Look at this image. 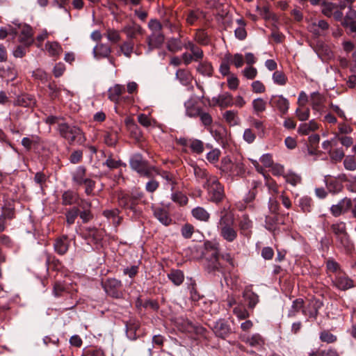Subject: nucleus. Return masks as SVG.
<instances>
[{"label": "nucleus", "mask_w": 356, "mask_h": 356, "mask_svg": "<svg viewBox=\"0 0 356 356\" xmlns=\"http://www.w3.org/2000/svg\"><path fill=\"white\" fill-rule=\"evenodd\" d=\"M336 240L340 247L344 248L347 251H350L353 248V243L350 240V237L348 232L336 237Z\"/></svg>", "instance_id": "30"}, {"label": "nucleus", "mask_w": 356, "mask_h": 356, "mask_svg": "<svg viewBox=\"0 0 356 356\" xmlns=\"http://www.w3.org/2000/svg\"><path fill=\"white\" fill-rule=\"evenodd\" d=\"M213 101L220 107H227L233 104L232 96L228 92L219 95L217 98L213 99Z\"/></svg>", "instance_id": "35"}, {"label": "nucleus", "mask_w": 356, "mask_h": 356, "mask_svg": "<svg viewBox=\"0 0 356 356\" xmlns=\"http://www.w3.org/2000/svg\"><path fill=\"white\" fill-rule=\"evenodd\" d=\"M190 165L193 169V173L196 177V179L199 181H202L203 184L205 182H207V181L211 177H214L215 176H211L208 174L207 170L204 168H202L200 164L197 163H193L192 161H190L189 162Z\"/></svg>", "instance_id": "18"}, {"label": "nucleus", "mask_w": 356, "mask_h": 356, "mask_svg": "<svg viewBox=\"0 0 356 356\" xmlns=\"http://www.w3.org/2000/svg\"><path fill=\"white\" fill-rule=\"evenodd\" d=\"M80 234L88 244H97L102 239L101 233L94 227H86L81 231Z\"/></svg>", "instance_id": "12"}, {"label": "nucleus", "mask_w": 356, "mask_h": 356, "mask_svg": "<svg viewBox=\"0 0 356 356\" xmlns=\"http://www.w3.org/2000/svg\"><path fill=\"white\" fill-rule=\"evenodd\" d=\"M10 31L14 35L19 34V41L29 46L33 42V30L31 27L27 24H13V28H10Z\"/></svg>", "instance_id": "7"}, {"label": "nucleus", "mask_w": 356, "mask_h": 356, "mask_svg": "<svg viewBox=\"0 0 356 356\" xmlns=\"http://www.w3.org/2000/svg\"><path fill=\"white\" fill-rule=\"evenodd\" d=\"M204 267L207 271L209 273L215 274L216 272L221 271L222 267L218 261V252H216L211 253V257L209 259H207Z\"/></svg>", "instance_id": "16"}, {"label": "nucleus", "mask_w": 356, "mask_h": 356, "mask_svg": "<svg viewBox=\"0 0 356 356\" xmlns=\"http://www.w3.org/2000/svg\"><path fill=\"white\" fill-rule=\"evenodd\" d=\"M203 187L207 189L211 202L218 203L225 197L224 188L216 177H211L207 182L203 184Z\"/></svg>", "instance_id": "4"}, {"label": "nucleus", "mask_w": 356, "mask_h": 356, "mask_svg": "<svg viewBox=\"0 0 356 356\" xmlns=\"http://www.w3.org/2000/svg\"><path fill=\"white\" fill-rule=\"evenodd\" d=\"M314 31L316 34L321 35L323 31L327 30L329 27L327 22L324 20L318 21V24L314 23L312 24Z\"/></svg>", "instance_id": "62"}, {"label": "nucleus", "mask_w": 356, "mask_h": 356, "mask_svg": "<svg viewBox=\"0 0 356 356\" xmlns=\"http://www.w3.org/2000/svg\"><path fill=\"white\" fill-rule=\"evenodd\" d=\"M211 327L216 337L225 339L232 332V329L228 322L225 319H219L211 325Z\"/></svg>", "instance_id": "10"}, {"label": "nucleus", "mask_w": 356, "mask_h": 356, "mask_svg": "<svg viewBox=\"0 0 356 356\" xmlns=\"http://www.w3.org/2000/svg\"><path fill=\"white\" fill-rule=\"evenodd\" d=\"M309 306L312 308L308 312L304 309V300L302 298H297L292 302L291 307L289 309L287 316L293 318L302 311L305 315H308L309 318L316 319L318 315L319 309L323 306L321 300L318 299H312Z\"/></svg>", "instance_id": "2"}, {"label": "nucleus", "mask_w": 356, "mask_h": 356, "mask_svg": "<svg viewBox=\"0 0 356 356\" xmlns=\"http://www.w3.org/2000/svg\"><path fill=\"white\" fill-rule=\"evenodd\" d=\"M286 181L295 186L301 182V177L294 172H289L284 175Z\"/></svg>", "instance_id": "51"}, {"label": "nucleus", "mask_w": 356, "mask_h": 356, "mask_svg": "<svg viewBox=\"0 0 356 356\" xmlns=\"http://www.w3.org/2000/svg\"><path fill=\"white\" fill-rule=\"evenodd\" d=\"M168 277L175 286H179L184 280V274L181 270L172 269L168 274Z\"/></svg>", "instance_id": "28"}, {"label": "nucleus", "mask_w": 356, "mask_h": 356, "mask_svg": "<svg viewBox=\"0 0 356 356\" xmlns=\"http://www.w3.org/2000/svg\"><path fill=\"white\" fill-rule=\"evenodd\" d=\"M81 356H105V354L100 348L90 347L83 349Z\"/></svg>", "instance_id": "55"}, {"label": "nucleus", "mask_w": 356, "mask_h": 356, "mask_svg": "<svg viewBox=\"0 0 356 356\" xmlns=\"http://www.w3.org/2000/svg\"><path fill=\"white\" fill-rule=\"evenodd\" d=\"M124 91V87L123 86L116 84L108 90V97L111 101L117 103Z\"/></svg>", "instance_id": "32"}, {"label": "nucleus", "mask_w": 356, "mask_h": 356, "mask_svg": "<svg viewBox=\"0 0 356 356\" xmlns=\"http://www.w3.org/2000/svg\"><path fill=\"white\" fill-rule=\"evenodd\" d=\"M330 229L335 237H337L347 232L346 224L343 221H337L331 225Z\"/></svg>", "instance_id": "36"}, {"label": "nucleus", "mask_w": 356, "mask_h": 356, "mask_svg": "<svg viewBox=\"0 0 356 356\" xmlns=\"http://www.w3.org/2000/svg\"><path fill=\"white\" fill-rule=\"evenodd\" d=\"M197 71L204 75L210 76L213 72V67L209 63H201L197 67Z\"/></svg>", "instance_id": "59"}, {"label": "nucleus", "mask_w": 356, "mask_h": 356, "mask_svg": "<svg viewBox=\"0 0 356 356\" xmlns=\"http://www.w3.org/2000/svg\"><path fill=\"white\" fill-rule=\"evenodd\" d=\"M299 206L304 212H310L312 209L313 201L311 197H302L299 200Z\"/></svg>", "instance_id": "47"}, {"label": "nucleus", "mask_w": 356, "mask_h": 356, "mask_svg": "<svg viewBox=\"0 0 356 356\" xmlns=\"http://www.w3.org/2000/svg\"><path fill=\"white\" fill-rule=\"evenodd\" d=\"M223 117L230 126H236L239 124L240 120L236 111H227L224 113Z\"/></svg>", "instance_id": "39"}, {"label": "nucleus", "mask_w": 356, "mask_h": 356, "mask_svg": "<svg viewBox=\"0 0 356 356\" xmlns=\"http://www.w3.org/2000/svg\"><path fill=\"white\" fill-rule=\"evenodd\" d=\"M326 186L330 192L337 193L341 191L342 185L335 179L325 178Z\"/></svg>", "instance_id": "38"}, {"label": "nucleus", "mask_w": 356, "mask_h": 356, "mask_svg": "<svg viewBox=\"0 0 356 356\" xmlns=\"http://www.w3.org/2000/svg\"><path fill=\"white\" fill-rule=\"evenodd\" d=\"M266 228L270 231H273L276 229L278 224V216H266L265 220Z\"/></svg>", "instance_id": "56"}, {"label": "nucleus", "mask_w": 356, "mask_h": 356, "mask_svg": "<svg viewBox=\"0 0 356 356\" xmlns=\"http://www.w3.org/2000/svg\"><path fill=\"white\" fill-rule=\"evenodd\" d=\"M238 23L239 24V27L235 30V35L239 40H243L247 35L245 29L244 28L245 23L242 19H238Z\"/></svg>", "instance_id": "61"}, {"label": "nucleus", "mask_w": 356, "mask_h": 356, "mask_svg": "<svg viewBox=\"0 0 356 356\" xmlns=\"http://www.w3.org/2000/svg\"><path fill=\"white\" fill-rule=\"evenodd\" d=\"M167 48L170 51L175 53L182 49V44L177 39H170L168 42Z\"/></svg>", "instance_id": "50"}, {"label": "nucleus", "mask_w": 356, "mask_h": 356, "mask_svg": "<svg viewBox=\"0 0 356 356\" xmlns=\"http://www.w3.org/2000/svg\"><path fill=\"white\" fill-rule=\"evenodd\" d=\"M129 163L131 168L141 176L151 177L154 174H159L156 167L149 163L143 157H131Z\"/></svg>", "instance_id": "6"}, {"label": "nucleus", "mask_w": 356, "mask_h": 356, "mask_svg": "<svg viewBox=\"0 0 356 356\" xmlns=\"http://www.w3.org/2000/svg\"><path fill=\"white\" fill-rule=\"evenodd\" d=\"M153 211L154 217L163 225L168 226L171 223L172 219L164 209L155 207L153 208Z\"/></svg>", "instance_id": "25"}, {"label": "nucleus", "mask_w": 356, "mask_h": 356, "mask_svg": "<svg viewBox=\"0 0 356 356\" xmlns=\"http://www.w3.org/2000/svg\"><path fill=\"white\" fill-rule=\"evenodd\" d=\"M138 122L144 127H155L156 122L155 120L152 119L148 115L140 113L138 115Z\"/></svg>", "instance_id": "44"}, {"label": "nucleus", "mask_w": 356, "mask_h": 356, "mask_svg": "<svg viewBox=\"0 0 356 356\" xmlns=\"http://www.w3.org/2000/svg\"><path fill=\"white\" fill-rule=\"evenodd\" d=\"M69 247L70 241L66 235H63L56 238L54 243V251L60 255L65 254L67 252Z\"/></svg>", "instance_id": "17"}, {"label": "nucleus", "mask_w": 356, "mask_h": 356, "mask_svg": "<svg viewBox=\"0 0 356 356\" xmlns=\"http://www.w3.org/2000/svg\"><path fill=\"white\" fill-rule=\"evenodd\" d=\"M163 42L164 35L161 32L152 33L151 35L147 38L149 50L151 51L153 49L160 47L163 44Z\"/></svg>", "instance_id": "21"}, {"label": "nucleus", "mask_w": 356, "mask_h": 356, "mask_svg": "<svg viewBox=\"0 0 356 356\" xmlns=\"http://www.w3.org/2000/svg\"><path fill=\"white\" fill-rule=\"evenodd\" d=\"M79 209L76 207H74L71 208L70 209H69L68 211H67V212L65 213V216H66V222L68 225H71L74 223V221H75L76 218H77V216H79Z\"/></svg>", "instance_id": "46"}, {"label": "nucleus", "mask_w": 356, "mask_h": 356, "mask_svg": "<svg viewBox=\"0 0 356 356\" xmlns=\"http://www.w3.org/2000/svg\"><path fill=\"white\" fill-rule=\"evenodd\" d=\"M103 215L108 219H113L114 223H116V224L120 223L119 210L118 209H111V210H105L103 212Z\"/></svg>", "instance_id": "54"}, {"label": "nucleus", "mask_w": 356, "mask_h": 356, "mask_svg": "<svg viewBox=\"0 0 356 356\" xmlns=\"http://www.w3.org/2000/svg\"><path fill=\"white\" fill-rule=\"evenodd\" d=\"M134 44L132 42L127 41L120 46V52L127 58H131L134 52Z\"/></svg>", "instance_id": "41"}, {"label": "nucleus", "mask_w": 356, "mask_h": 356, "mask_svg": "<svg viewBox=\"0 0 356 356\" xmlns=\"http://www.w3.org/2000/svg\"><path fill=\"white\" fill-rule=\"evenodd\" d=\"M180 141L183 145L188 146L194 154H200L203 152L204 144L200 140L193 139L188 141L186 139H181Z\"/></svg>", "instance_id": "24"}, {"label": "nucleus", "mask_w": 356, "mask_h": 356, "mask_svg": "<svg viewBox=\"0 0 356 356\" xmlns=\"http://www.w3.org/2000/svg\"><path fill=\"white\" fill-rule=\"evenodd\" d=\"M122 32L124 33L129 39H133L136 37L137 35L142 34L143 31L138 24H134L132 25H128L122 29Z\"/></svg>", "instance_id": "29"}, {"label": "nucleus", "mask_w": 356, "mask_h": 356, "mask_svg": "<svg viewBox=\"0 0 356 356\" xmlns=\"http://www.w3.org/2000/svg\"><path fill=\"white\" fill-rule=\"evenodd\" d=\"M238 227L241 234L249 236L251 234L252 222L247 215H243L239 220Z\"/></svg>", "instance_id": "23"}, {"label": "nucleus", "mask_w": 356, "mask_h": 356, "mask_svg": "<svg viewBox=\"0 0 356 356\" xmlns=\"http://www.w3.org/2000/svg\"><path fill=\"white\" fill-rule=\"evenodd\" d=\"M60 134L70 143L81 144L86 140L82 131L77 127L61 124L58 127Z\"/></svg>", "instance_id": "5"}, {"label": "nucleus", "mask_w": 356, "mask_h": 356, "mask_svg": "<svg viewBox=\"0 0 356 356\" xmlns=\"http://www.w3.org/2000/svg\"><path fill=\"white\" fill-rule=\"evenodd\" d=\"M337 6L332 3H324L322 6V13L327 17L332 16L334 10L337 9Z\"/></svg>", "instance_id": "60"}, {"label": "nucleus", "mask_w": 356, "mask_h": 356, "mask_svg": "<svg viewBox=\"0 0 356 356\" xmlns=\"http://www.w3.org/2000/svg\"><path fill=\"white\" fill-rule=\"evenodd\" d=\"M243 298L248 304V307L253 310L259 302V296L252 291V286H246L243 292Z\"/></svg>", "instance_id": "15"}, {"label": "nucleus", "mask_w": 356, "mask_h": 356, "mask_svg": "<svg viewBox=\"0 0 356 356\" xmlns=\"http://www.w3.org/2000/svg\"><path fill=\"white\" fill-rule=\"evenodd\" d=\"M176 76L184 85L188 84L192 80V76L189 72L184 70H177L176 72Z\"/></svg>", "instance_id": "48"}, {"label": "nucleus", "mask_w": 356, "mask_h": 356, "mask_svg": "<svg viewBox=\"0 0 356 356\" xmlns=\"http://www.w3.org/2000/svg\"><path fill=\"white\" fill-rule=\"evenodd\" d=\"M254 113L259 114L264 112L266 108V102L262 98H257L252 102Z\"/></svg>", "instance_id": "45"}, {"label": "nucleus", "mask_w": 356, "mask_h": 356, "mask_svg": "<svg viewBox=\"0 0 356 356\" xmlns=\"http://www.w3.org/2000/svg\"><path fill=\"white\" fill-rule=\"evenodd\" d=\"M176 324L178 329L181 332H191L194 330L193 323L187 319L178 318Z\"/></svg>", "instance_id": "37"}, {"label": "nucleus", "mask_w": 356, "mask_h": 356, "mask_svg": "<svg viewBox=\"0 0 356 356\" xmlns=\"http://www.w3.org/2000/svg\"><path fill=\"white\" fill-rule=\"evenodd\" d=\"M318 128V124L314 121L311 120L308 123L301 124L298 129L299 134L302 135H307L311 131H314Z\"/></svg>", "instance_id": "34"}, {"label": "nucleus", "mask_w": 356, "mask_h": 356, "mask_svg": "<svg viewBox=\"0 0 356 356\" xmlns=\"http://www.w3.org/2000/svg\"><path fill=\"white\" fill-rule=\"evenodd\" d=\"M310 99L313 108L315 109H318L323 102V97L318 92L312 93Z\"/></svg>", "instance_id": "58"}, {"label": "nucleus", "mask_w": 356, "mask_h": 356, "mask_svg": "<svg viewBox=\"0 0 356 356\" xmlns=\"http://www.w3.org/2000/svg\"><path fill=\"white\" fill-rule=\"evenodd\" d=\"M126 333L127 337L131 340H136L138 336L140 323L134 319H130L126 324Z\"/></svg>", "instance_id": "19"}, {"label": "nucleus", "mask_w": 356, "mask_h": 356, "mask_svg": "<svg viewBox=\"0 0 356 356\" xmlns=\"http://www.w3.org/2000/svg\"><path fill=\"white\" fill-rule=\"evenodd\" d=\"M62 204L65 206L77 203L79 199V195L71 190H67L62 194Z\"/></svg>", "instance_id": "27"}, {"label": "nucleus", "mask_w": 356, "mask_h": 356, "mask_svg": "<svg viewBox=\"0 0 356 356\" xmlns=\"http://www.w3.org/2000/svg\"><path fill=\"white\" fill-rule=\"evenodd\" d=\"M118 200L120 207L134 212L136 211V207L138 204L129 193H125L124 191H120L118 193Z\"/></svg>", "instance_id": "11"}, {"label": "nucleus", "mask_w": 356, "mask_h": 356, "mask_svg": "<svg viewBox=\"0 0 356 356\" xmlns=\"http://www.w3.org/2000/svg\"><path fill=\"white\" fill-rule=\"evenodd\" d=\"M72 184L77 188L83 187L85 193L87 195H94V189L96 182L93 179L86 177V169L83 167H79L75 172L72 173Z\"/></svg>", "instance_id": "3"}, {"label": "nucleus", "mask_w": 356, "mask_h": 356, "mask_svg": "<svg viewBox=\"0 0 356 356\" xmlns=\"http://www.w3.org/2000/svg\"><path fill=\"white\" fill-rule=\"evenodd\" d=\"M92 53L94 58L96 59L108 58L111 53V49L108 45L106 44L98 43L93 48Z\"/></svg>", "instance_id": "20"}, {"label": "nucleus", "mask_w": 356, "mask_h": 356, "mask_svg": "<svg viewBox=\"0 0 356 356\" xmlns=\"http://www.w3.org/2000/svg\"><path fill=\"white\" fill-rule=\"evenodd\" d=\"M319 339L322 342L333 343L337 341V337L331 333L329 330H323L319 334Z\"/></svg>", "instance_id": "42"}, {"label": "nucleus", "mask_w": 356, "mask_h": 356, "mask_svg": "<svg viewBox=\"0 0 356 356\" xmlns=\"http://www.w3.org/2000/svg\"><path fill=\"white\" fill-rule=\"evenodd\" d=\"M272 107L276 108L282 115L287 113L289 108V100L282 95H273L270 99Z\"/></svg>", "instance_id": "13"}, {"label": "nucleus", "mask_w": 356, "mask_h": 356, "mask_svg": "<svg viewBox=\"0 0 356 356\" xmlns=\"http://www.w3.org/2000/svg\"><path fill=\"white\" fill-rule=\"evenodd\" d=\"M244 341L252 347H260L264 344V339L259 334H254L247 337Z\"/></svg>", "instance_id": "40"}, {"label": "nucleus", "mask_w": 356, "mask_h": 356, "mask_svg": "<svg viewBox=\"0 0 356 356\" xmlns=\"http://www.w3.org/2000/svg\"><path fill=\"white\" fill-rule=\"evenodd\" d=\"M273 80L277 85L284 86L286 83L287 78L282 72L275 71L273 74Z\"/></svg>", "instance_id": "53"}, {"label": "nucleus", "mask_w": 356, "mask_h": 356, "mask_svg": "<svg viewBox=\"0 0 356 356\" xmlns=\"http://www.w3.org/2000/svg\"><path fill=\"white\" fill-rule=\"evenodd\" d=\"M327 270L332 273L338 274L339 272H342L340 268V265L333 259H329L326 261Z\"/></svg>", "instance_id": "57"}, {"label": "nucleus", "mask_w": 356, "mask_h": 356, "mask_svg": "<svg viewBox=\"0 0 356 356\" xmlns=\"http://www.w3.org/2000/svg\"><path fill=\"white\" fill-rule=\"evenodd\" d=\"M191 213L195 219L200 221L208 222L210 218L209 213L201 207H197L192 209Z\"/></svg>", "instance_id": "31"}, {"label": "nucleus", "mask_w": 356, "mask_h": 356, "mask_svg": "<svg viewBox=\"0 0 356 356\" xmlns=\"http://www.w3.org/2000/svg\"><path fill=\"white\" fill-rule=\"evenodd\" d=\"M122 286V282L115 278H108L102 282V287L106 293L113 298L119 299L123 297Z\"/></svg>", "instance_id": "8"}, {"label": "nucleus", "mask_w": 356, "mask_h": 356, "mask_svg": "<svg viewBox=\"0 0 356 356\" xmlns=\"http://www.w3.org/2000/svg\"><path fill=\"white\" fill-rule=\"evenodd\" d=\"M184 48L191 51L195 61H199L203 58L204 54L202 50L195 45L191 42H188L184 44Z\"/></svg>", "instance_id": "33"}, {"label": "nucleus", "mask_w": 356, "mask_h": 356, "mask_svg": "<svg viewBox=\"0 0 356 356\" xmlns=\"http://www.w3.org/2000/svg\"><path fill=\"white\" fill-rule=\"evenodd\" d=\"M334 287L341 291H346L355 286L354 281L343 272H339L334 277L332 278Z\"/></svg>", "instance_id": "9"}, {"label": "nucleus", "mask_w": 356, "mask_h": 356, "mask_svg": "<svg viewBox=\"0 0 356 356\" xmlns=\"http://www.w3.org/2000/svg\"><path fill=\"white\" fill-rule=\"evenodd\" d=\"M217 229L220 236L228 243L234 242L238 237L234 216L225 209L220 211Z\"/></svg>", "instance_id": "1"}, {"label": "nucleus", "mask_w": 356, "mask_h": 356, "mask_svg": "<svg viewBox=\"0 0 356 356\" xmlns=\"http://www.w3.org/2000/svg\"><path fill=\"white\" fill-rule=\"evenodd\" d=\"M181 232L184 238H191L194 232V227L188 223L185 224L181 227Z\"/></svg>", "instance_id": "64"}, {"label": "nucleus", "mask_w": 356, "mask_h": 356, "mask_svg": "<svg viewBox=\"0 0 356 356\" xmlns=\"http://www.w3.org/2000/svg\"><path fill=\"white\" fill-rule=\"evenodd\" d=\"M232 59V55L230 54H227L225 55L224 59L220 64V73L225 76L229 74V63Z\"/></svg>", "instance_id": "49"}, {"label": "nucleus", "mask_w": 356, "mask_h": 356, "mask_svg": "<svg viewBox=\"0 0 356 356\" xmlns=\"http://www.w3.org/2000/svg\"><path fill=\"white\" fill-rule=\"evenodd\" d=\"M235 165L233 163L232 161L229 157H223L221 161V170L226 172L234 173L235 170Z\"/></svg>", "instance_id": "43"}, {"label": "nucleus", "mask_w": 356, "mask_h": 356, "mask_svg": "<svg viewBox=\"0 0 356 356\" xmlns=\"http://www.w3.org/2000/svg\"><path fill=\"white\" fill-rule=\"evenodd\" d=\"M261 183L259 182V181H253L252 183V189L250 190L248 193L246 195L245 197V201L246 202H252L253 200H254L255 197H256V195H257V191H256V188L258 187V186Z\"/></svg>", "instance_id": "63"}, {"label": "nucleus", "mask_w": 356, "mask_h": 356, "mask_svg": "<svg viewBox=\"0 0 356 356\" xmlns=\"http://www.w3.org/2000/svg\"><path fill=\"white\" fill-rule=\"evenodd\" d=\"M186 113L189 117H196L200 114V108L195 99H190L185 103Z\"/></svg>", "instance_id": "26"}, {"label": "nucleus", "mask_w": 356, "mask_h": 356, "mask_svg": "<svg viewBox=\"0 0 356 356\" xmlns=\"http://www.w3.org/2000/svg\"><path fill=\"white\" fill-rule=\"evenodd\" d=\"M44 49L51 57H58L63 51L61 45L56 41H47Z\"/></svg>", "instance_id": "22"}, {"label": "nucleus", "mask_w": 356, "mask_h": 356, "mask_svg": "<svg viewBox=\"0 0 356 356\" xmlns=\"http://www.w3.org/2000/svg\"><path fill=\"white\" fill-rule=\"evenodd\" d=\"M233 313L239 320H244L250 316L248 310L240 306L234 307Z\"/></svg>", "instance_id": "52"}, {"label": "nucleus", "mask_w": 356, "mask_h": 356, "mask_svg": "<svg viewBox=\"0 0 356 356\" xmlns=\"http://www.w3.org/2000/svg\"><path fill=\"white\" fill-rule=\"evenodd\" d=\"M250 160L251 161L252 164L254 165L257 170L259 172L263 174L264 178L266 180L265 185L268 188L269 193L272 195L277 194L279 191H278V185L277 184V183L273 179L268 177V176H266L264 174L263 167L261 165H259L257 161L252 159H250Z\"/></svg>", "instance_id": "14"}]
</instances>
